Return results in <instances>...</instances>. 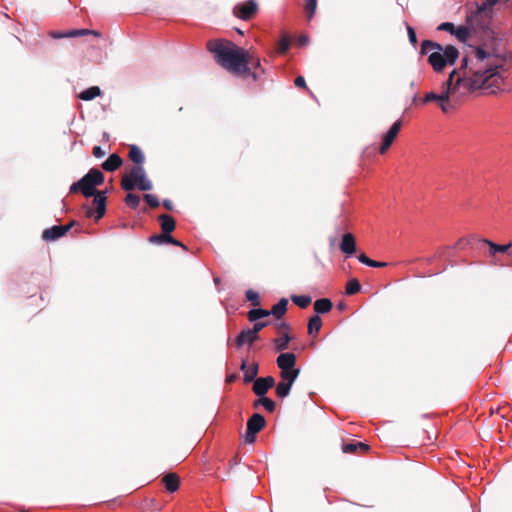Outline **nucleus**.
<instances>
[{
  "mask_svg": "<svg viewBox=\"0 0 512 512\" xmlns=\"http://www.w3.org/2000/svg\"><path fill=\"white\" fill-rule=\"evenodd\" d=\"M208 48L215 55L217 62L228 71L237 75L250 74L257 79V74L250 72L249 62L242 48L233 43L224 45L221 42L209 44Z\"/></svg>",
  "mask_w": 512,
  "mask_h": 512,
  "instance_id": "obj_1",
  "label": "nucleus"
},
{
  "mask_svg": "<svg viewBox=\"0 0 512 512\" xmlns=\"http://www.w3.org/2000/svg\"><path fill=\"white\" fill-rule=\"evenodd\" d=\"M421 54L428 55L427 61L435 72H441L446 65H454L459 57L455 46H442L432 40L422 41Z\"/></svg>",
  "mask_w": 512,
  "mask_h": 512,
  "instance_id": "obj_2",
  "label": "nucleus"
},
{
  "mask_svg": "<svg viewBox=\"0 0 512 512\" xmlns=\"http://www.w3.org/2000/svg\"><path fill=\"white\" fill-rule=\"evenodd\" d=\"M499 68H501V66L495 65L485 69L479 68L474 71L471 69L464 71L461 76H463L465 94L482 88L489 79L498 74Z\"/></svg>",
  "mask_w": 512,
  "mask_h": 512,
  "instance_id": "obj_3",
  "label": "nucleus"
},
{
  "mask_svg": "<svg viewBox=\"0 0 512 512\" xmlns=\"http://www.w3.org/2000/svg\"><path fill=\"white\" fill-rule=\"evenodd\" d=\"M462 74L458 73L457 69H454L449 74L448 79L443 82L442 91H447L448 100H452L455 102V95L459 94V96L465 95L464 92V81Z\"/></svg>",
  "mask_w": 512,
  "mask_h": 512,
  "instance_id": "obj_4",
  "label": "nucleus"
},
{
  "mask_svg": "<svg viewBox=\"0 0 512 512\" xmlns=\"http://www.w3.org/2000/svg\"><path fill=\"white\" fill-rule=\"evenodd\" d=\"M420 101L423 104L436 102L443 113H448L456 108V104L452 100H448L447 91H441V93L428 92Z\"/></svg>",
  "mask_w": 512,
  "mask_h": 512,
  "instance_id": "obj_5",
  "label": "nucleus"
},
{
  "mask_svg": "<svg viewBox=\"0 0 512 512\" xmlns=\"http://www.w3.org/2000/svg\"><path fill=\"white\" fill-rule=\"evenodd\" d=\"M258 10V4L255 0H247L245 2L237 4L233 13L236 17L241 20H249Z\"/></svg>",
  "mask_w": 512,
  "mask_h": 512,
  "instance_id": "obj_6",
  "label": "nucleus"
},
{
  "mask_svg": "<svg viewBox=\"0 0 512 512\" xmlns=\"http://www.w3.org/2000/svg\"><path fill=\"white\" fill-rule=\"evenodd\" d=\"M131 176L137 180V188L141 191H149L153 188L151 180L147 177L143 166H133Z\"/></svg>",
  "mask_w": 512,
  "mask_h": 512,
  "instance_id": "obj_7",
  "label": "nucleus"
},
{
  "mask_svg": "<svg viewBox=\"0 0 512 512\" xmlns=\"http://www.w3.org/2000/svg\"><path fill=\"white\" fill-rule=\"evenodd\" d=\"M74 225V221H72L68 225H54L48 229H45L42 234V238L45 241H54L58 238L64 236Z\"/></svg>",
  "mask_w": 512,
  "mask_h": 512,
  "instance_id": "obj_8",
  "label": "nucleus"
},
{
  "mask_svg": "<svg viewBox=\"0 0 512 512\" xmlns=\"http://www.w3.org/2000/svg\"><path fill=\"white\" fill-rule=\"evenodd\" d=\"M402 126V121L397 120L392 124L389 130L383 135V141L379 148L380 153H385L387 149L391 146L393 141L396 139L400 129Z\"/></svg>",
  "mask_w": 512,
  "mask_h": 512,
  "instance_id": "obj_9",
  "label": "nucleus"
},
{
  "mask_svg": "<svg viewBox=\"0 0 512 512\" xmlns=\"http://www.w3.org/2000/svg\"><path fill=\"white\" fill-rule=\"evenodd\" d=\"M253 382V392L258 397H263L275 385V380L272 376L255 378Z\"/></svg>",
  "mask_w": 512,
  "mask_h": 512,
  "instance_id": "obj_10",
  "label": "nucleus"
},
{
  "mask_svg": "<svg viewBox=\"0 0 512 512\" xmlns=\"http://www.w3.org/2000/svg\"><path fill=\"white\" fill-rule=\"evenodd\" d=\"M280 372L295 368L296 356L292 352L281 353L276 359Z\"/></svg>",
  "mask_w": 512,
  "mask_h": 512,
  "instance_id": "obj_11",
  "label": "nucleus"
},
{
  "mask_svg": "<svg viewBox=\"0 0 512 512\" xmlns=\"http://www.w3.org/2000/svg\"><path fill=\"white\" fill-rule=\"evenodd\" d=\"M106 194H107V191L104 190V191H97L96 194L92 195V197H94V204L96 206V220H99L101 219L105 213H106V202H107V197H106Z\"/></svg>",
  "mask_w": 512,
  "mask_h": 512,
  "instance_id": "obj_12",
  "label": "nucleus"
},
{
  "mask_svg": "<svg viewBox=\"0 0 512 512\" xmlns=\"http://www.w3.org/2000/svg\"><path fill=\"white\" fill-rule=\"evenodd\" d=\"M149 242H151L153 244L168 243V244H172V245H175V246H179V247H181L184 250H187V247L183 243H181L179 240H177V239H175L174 237L171 236V233H169V234H160V235H152L149 238Z\"/></svg>",
  "mask_w": 512,
  "mask_h": 512,
  "instance_id": "obj_13",
  "label": "nucleus"
},
{
  "mask_svg": "<svg viewBox=\"0 0 512 512\" xmlns=\"http://www.w3.org/2000/svg\"><path fill=\"white\" fill-rule=\"evenodd\" d=\"M340 249L347 255H352L356 252V241L351 233H346L342 236Z\"/></svg>",
  "mask_w": 512,
  "mask_h": 512,
  "instance_id": "obj_14",
  "label": "nucleus"
},
{
  "mask_svg": "<svg viewBox=\"0 0 512 512\" xmlns=\"http://www.w3.org/2000/svg\"><path fill=\"white\" fill-rule=\"evenodd\" d=\"M240 369H241V371L244 372V378H243L244 382L250 383V382H253L255 380V378L257 377L259 366H258V363L255 362L252 364L251 367H248L247 361L242 360Z\"/></svg>",
  "mask_w": 512,
  "mask_h": 512,
  "instance_id": "obj_15",
  "label": "nucleus"
},
{
  "mask_svg": "<svg viewBox=\"0 0 512 512\" xmlns=\"http://www.w3.org/2000/svg\"><path fill=\"white\" fill-rule=\"evenodd\" d=\"M104 179V174L99 169L92 168L82 177V182H90L92 185L98 186L104 182Z\"/></svg>",
  "mask_w": 512,
  "mask_h": 512,
  "instance_id": "obj_16",
  "label": "nucleus"
},
{
  "mask_svg": "<svg viewBox=\"0 0 512 512\" xmlns=\"http://www.w3.org/2000/svg\"><path fill=\"white\" fill-rule=\"evenodd\" d=\"M258 339V335L252 334L250 328L243 329L236 338L237 348L242 347L244 344H253Z\"/></svg>",
  "mask_w": 512,
  "mask_h": 512,
  "instance_id": "obj_17",
  "label": "nucleus"
},
{
  "mask_svg": "<svg viewBox=\"0 0 512 512\" xmlns=\"http://www.w3.org/2000/svg\"><path fill=\"white\" fill-rule=\"evenodd\" d=\"M162 482L166 490L170 493H174L179 489L180 479L175 473H167L164 475Z\"/></svg>",
  "mask_w": 512,
  "mask_h": 512,
  "instance_id": "obj_18",
  "label": "nucleus"
},
{
  "mask_svg": "<svg viewBox=\"0 0 512 512\" xmlns=\"http://www.w3.org/2000/svg\"><path fill=\"white\" fill-rule=\"evenodd\" d=\"M265 425V418L259 413H254L247 421L246 429L258 433Z\"/></svg>",
  "mask_w": 512,
  "mask_h": 512,
  "instance_id": "obj_19",
  "label": "nucleus"
},
{
  "mask_svg": "<svg viewBox=\"0 0 512 512\" xmlns=\"http://www.w3.org/2000/svg\"><path fill=\"white\" fill-rule=\"evenodd\" d=\"M122 163L123 161L121 157L118 154L113 153L102 163V168L105 171L113 172L118 169Z\"/></svg>",
  "mask_w": 512,
  "mask_h": 512,
  "instance_id": "obj_20",
  "label": "nucleus"
},
{
  "mask_svg": "<svg viewBox=\"0 0 512 512\" xmlns=\"http://www.w3.org/2000/svg\"><path fill=\"white\" fill-rule=\"evenodd\" d=\"M129 158L133 163H135V166H143V163L145 162L144 153L135 144L130 146Z\"/></svg>",
  "mask_w": 512,
  "mask_h": 512,
  "instance_id": "obj_21",
  "label": "nucleus"
},
{
  "mask_svg": "<svg viewBox=\"0 0 512 512\" xmlns=\"http://www.w3.org/2000/svg\"><path fill=\"white\" fill-rule=\"evenodd\" d=\"M288 299L281 298L275 305H273L270 315H273L276 319H281L287 311Z\"/></svg>",
  "mask_w": 512,
  "mask_h": 512,
  "instance_id": "obj_22",
  "label": "nucleus"
},
{
  "mask_svg": "<svg viewBox=\"0 0 512 512\" xmlns=\"http://www.w3.org/2000/svg\"><path fill=\"white\" fill-rule=\"evenodd\" d=\"M332 302L328 298L317 299L314 302V310L316 315L328 313L332 309Z\"/></svg>",
  "mask_w": 512,
  "mask_h": 512,
  "instance_id": "obj_23",
  "label": "nucleus"
},
{
  "mask_svg": "<svg viewBox=\"0 0 512 512\" xmlns=\"http://www.w3.org/2000/svg\"><path fill=\"white\" fill-rule=\"evenodd\" d=\"M159 221L161 224L162 234H169L175 229V221L170 215H160Z\"/></svg>",
  "mask_w": 512,
  "mask_h": 512,
  "instance_id": "obj_24",
  "label": "nucleus"
},
{
  "mask_svg": "<svg viewBox=\"0 0 512 512\" xmlns=\"http://www.w3.org/2000/svg\"><path fill=\"white\" fill-rule=\"evenodd\" d=\"M482 242L487 244L490 248V254L492 256H496L497 253H507L509 249L511 248V244H503L499 245L496 244L488 239H482Z\"/></svg>",
  "mask_w": 512,
  "mask_h": 512,
  "instance_id": "obj_25",
  "label": "nucleus"
},
{
  "mask_svg": "<svg viewBox=\"0 0 512 512\" xmlns=\"http://www.w3.org/2000/svg\"><path fill=\"white\" fill-rule=\"evenodd\" d=\"M300 374L299 368H293L290 370H285L280 372L281 380L288 382L289 384L293 385L294 382L297 380L298 376Z\"/></svg>",
  "mask_w": 512,
  "mask_h": 512,
  "instance_id": "obj_26",
  "label": "nucleus"
},
{
  "mask_svg": "<svg viewBox=\"0 0 512 512\" xmlns=\"http://www.w3.org/2000/svg\"><path fill=\"white\" fill-rule=\"evenodd\" d=\"M100 94H101V90L98 86H91V87L83 90L79 94V98L84 101H90V100H93L94 98H96L97 96H99Z\"/></svg>",
  "mask_w": 512,
  "mask_h": 512,
  "instance_id": "obj_27",
  "label": "nucleus"
},
{
  "mask_svg": "<svg viewBox=\"0 0 512 512\" xmlns=\"http://www.w3.org/2000/svg\"><path fill=\"white\" fill-rule=\"evenodd\" d=\"M357 258H358L359 262H361L362 264H364L368 267L382 268V267H386L388 265L387 262L371 260L366 254H363V253L358 255Z\"/></svg>",
  "mask_w": 512,
  "mask_h": 512,
  "instance_id": "obj_28",
  "label": "nucleus"
},
{
  "mask_svg": "<svg viewBox=\"0 0 512 512\" xmlns=\"http://www.w3.org/2000/svg\"><path fill=\"white\" fill-rule=\"evenodd\" d=\"M270 315V312L268 310L262 309V308H254L251 309L248 312V319L251 322H256L264 317H267Z\"/></svg>",
  "mask_w": 512,
  "mask_h": 512,
  "instance_id": "obj_29",
  "label": "nucleus"
},
{
  "mask_svg": "<svg viewBox=\"0 0 512 512\" xmlns=\"http://www.w3.org/2000/svg\"><path fill=\"white\" fill-rule=\"evenodd\" d=\"M121 187L125 191H132L137 187V180L131 176V171L122 178Z\"/></svg>",
  "mask_w": 512,
  "mask_h": 512,
  "instance_id": "obj_30",
  "label": "nucleus"
},
{
  "mask_svg": "<svg viewBox=\"0 0 512 512\" xmlns=\"http://www.w3.org/2000/svg\"><path fill=\"white\" fill-rule=\"evenodd\" d=\"M293 385L289 384L285 381H280L276 386V394L279 398L284 399L286 398L291 391Z\"/></svg>",
  "mask_w": 512,
  "mask_h": 512,
  "instance_id": "obj_31",
  "label": "nucleus"
},
{
  "mask_svg": "<svg viewBox=\"0 0 512 512\" xmlns=\"http://www.w3.org/2000/svg\"><path fill=\"white\" fill-rule=\"evenodd\" d=\"M322 321L318 315H314L309 319L308 322V334L318 333L321 329Z\"/></svg>",
  "mask_w": 512,
  "mask_h": 512,
  "instance_id": "obj_32",
  "label": "nucleus"
},
{
  "mask_svg": "<svg viewBox=\"0 0 512 512\" xmlns=\"http://www.w3.org/2000/svg\"><path fill=\"white\" fill-rule=\"evenodd\" d=\"M311 297L308 295H292L291 301L300 308H306L311 303Z\"/></svg>",
  "mask_w": 512,
  "mask_h": 512,
  "instance_id": "obj_33",
  "label": "nucleus"
},
{
  "mask_svg": "<svg viewBox=\"0 0 512 512\" xmlns=\"http://www.w3.org/2000/svg\"><path fill=\"white\" fill-rule=\"evenodd\" d=\"M291 341V337L288 333H284L281 338H277L274 340V345L276 350L284 351L288 348L289 342Z\"/></svg>",
  "mask_w": 512,
  "mask_h": 512,
  "instance_id": "obj_34",
  "label": "nucleus"
},
{
  "mask_svg": "<svg viewBox=\"0 0 512 512\" xmlns=\"http://www.w3.org/2000/svg\"><path fill=\"white\" fill-rule=\"evenodd\" d=\"M358 448L363 449V450H367L368 449V445L363 443V442L347 443V444H344L342 446V451L344 453H353Z\"/></svg>",
  "mask_w": 512,
  "mask_h": 512,
  "instance_id": "obj_35",
  "label": "nucleus"
},
{
  "mask_svg": "<svg viewBox=\"0 0 512 512\" xmlns=\"http://www.w3.org/2000/svg\"><path fill=\"white\" fill-rule=\"evenodd\" d=\"M255 406L262 405L268 412H273L276 408V404L273 400L265 397H259V399L255 402Z\"/></svg>",
  "mask_w": 512,
  "mask_h": 512,
  "instance_id": "obj_36",
  "label": "nucleus"
},
{
  "mask_svg": "<svg viewBox=\"0 0 512 512\" xmlns=\"http://www.w3.org/2000/svg\"><path fill=\"white\" fill-rule=\"evenodd\" d=\"M361 290V284L357 279H350L346 286V294L354 295Z\"/></svg>",
  "mask_w": 512,
  "mask_h": 512,
  "instance_id": "obj_37",
  "label": "nucleus"
},
{
  "mask_svg": "<svg viewBox=\"0 0 512 512\" xmlns=\"http://www.w3.org/2000/svg\"><path fill=\"white\" fill-rule=\"evenodd\" d=\"M51 36L55 39H61V38H72V37H78V29H72L65 32H57L54 31L51 33Z\"/></svg>",
  "mask_w": 512,
  "mask_h": 512,
  "instance_id": "obj_38",
  "label": "nucleus"
},
{
  "mask_svg": "<svg viewBox=\"0 0 512 512\" xmlns=\"http://www.w3.org/2000/svg\"><path fill=\"white\" fill-rule=\"evenodd\" d=\"M125 203L130 206L132 209H136L140 204V197L134 193H128L125 196Z\"/></svg>",
  "mask_w": 512,
  "mask_h": 512,
  "instance_id": "obj_39",
  "label": "nucleus"
},
{
  "mask_svg": "<svg viewBox=\"0 0 512 512\" xmlns=\"http://www.w3.org/2000/svg\"><path fill=\"white\" fill-rule=\"evenodd\" d=\"M97 191L96 186L92 185L90 182L81 184V192L87 198L92 197V195L96 194Z\"/></svg>",
  "mask_w": 512,
  "mask_h": 512,
  "instance_id": "obj_40",
  "label": "nucleus"
},
{
  "mask_svg": "<svg viewBox=\"0 0 512 512\" xmlns=\"http://www.w3.org/2000/svg\"><path fill=\"white\" fill-rule=\"evenodd\" d=\"M305 1V9L307 13V18L311 20L315 14L317 7V0H304Z\"/></svg>",
  "mask_w": 512,
  "mask_h": 512,
  "instance_id": "obj_41",
  "label": "nucleus"
},
{
  "mask_svg": "<svg viewBox=\"0 0 512 512\" xmlns=\"http://www.w3.org/2000/svg\"><path fill=\"white\" fill-rule=\"evenodd\" d=\"M460 41H465L469 36V30L465 26L454 28V34Z\"/></svg>",
  "mask_w": 512,
  "mask_h": 512,
  "instance_id": "obj_42",
  "label": "nucleus"
},
{
  "mask_svg": "<svg viewBox=\"0 0 512 512\" xmlns=\"http://www.w3.org/2000/svg\"><path fill=\"white\" fill-rule=\"evenodd\" d=\"M246 299L253 303L254 306H258L259 302V294L254 290H247L245 293Z\"/></svg>",
  "mask_w": 512,
  "mask_h": 512,
  "instance_id": "obj_43",
  "label": "nucleus"
},
{
  "mask_svg": "<svg viewBox=\"0 0 512 512\" xmlns=\"http://www.w3.org/2000/svg\"><path fill=\"white\" fill-rule=\"evenodd\" d=\"M144 199L151 208H157L160 205L159 199L154 194H145Z\"/></svg>",
  "mask_w": 512,
  "mask_h": 512,
  "instance_id": "obj_44",
  "label": "nucleus"
},
{
  "mask_svg": "<svg viewBox=\"0 0 512 512\" xmlns=\"http://www.w3.org/2000/svg\"><path fill=\"white\" fill-rule=\"evenodd\" d=\"M406 28H407V33H408V39H409V42L411 43V45L413 47H416V44H417V35H416V32L414 30L413 27H411L410 25H406Z\"/></svg>",
  "mask_w": 512,
  "mask_h": 512,
  "instance_id": "obj_45",
  "label": "nucleus"
},
{
  "mask_svg": "<svg viewBox=\"0 0 512 512\" xmlns=\"http://www.w3.org/2000/svg\"><path fill=\"white\" fill-rule=\"evenodd\" d=\"M454 28L455 26L451 22H443L437 27L439 31H447L450 34H454Z\"/></svg>",
  "mask_w": 512,
  "mask_h": 512,
  "instance_id": "obj_46",
  "label": "nucleus"
},
{
  "mask_svg": "<svg viewBox=\"0 0 512 512\" xmlns=\"http://www.w3.org/2000/svg\"><path fill=\"white\" fill-rule=\"evenodd\" d=\"M290 47V40L287 37H284L279 42L278 50L281 53H285Z\"/></svg>",
  "mask_w": 512,
  "mask_h": 512,
  "instance_id": "obj_47",
  "label": "nucleus"
},
{
  "mask_svg": "<svg viewBox=\"0 0 512 512\" xmlns=\"http://www.w3.org/2000/svg\"><path fill=\"white\" fill-rule=\"evenodd\" d=\"M269 322H255L254 325H253V328H251V332L252 334H256L258 335V333L263 329L265 328L266 326H268Z\"/></svg>",
  "mask_w": 512,
  "mask_h": 512,
  "instance_id": "obj_48",
  "label": "nucleus"
},
{
  "mask_svg": "<svg viewBox=\"0 0 512 512\" xmlns=\"http://www.w3.org/2000/svg\"><path fill=\"white\" fill-rule=\"evenodd\" d=\"M475 56L478 61H484L488 58L489 54L484 49L478 47L475 49Z\"/></svg>",
  "mask_w": 512,
  "mask_h": 512,
  "instance_id": "obj_49",
  "label": "nucleus"
},
{
  "mask_svg": "<svg viewBox=\"0 0 512 512\" xmlns=\"http://www.w3.org/2000/svg\"><path fill=\"white\" fill-rule=\"evenodd\" d=\"M256 434H257L256 432L246 429V433H245V437H244L245 442L248 444L254 443L256 440Z\"/></svg>",
  "mask_w": 512,
  "mask_h": 512,
  "instance_id": "obj_50",
  "label": "nucleus"
},
{
  "mask_svg": "<svg viewBox=\"0 0 512 512\" xmlns=\"http://www.w3.org/2000/svg\"><path fill=\"white\" fill-rule=\"evenodd\" d=\"M78 35L79 36H85V35H94L96 37L100 36V33L95 30H89V29H78Z\"/></svg>",
  "mask_w": 512,
  "mask_h": 512,
  "instance_id": "obj_51",
  "label": "nucleus"
},
{
  "mask_svg": "<svg viewBox=\"0 0 512 512\" xmlns=\"http://www.w3.org/2000/svg\"><path fill=\"white\" fill-rule=\"evenodd\" d=\"M81 184H84V182H82V178L80 180H78L77 182H74L71 186H70V193H77L78 191H81Z\"/></svg>",
  "mask_w": 512,
  "mask_h": 512,
  "instance_id": "obj_52",
  "label": "nucleus"
},
{
  "mask_svg": "<svg viewBox=\"0 0 512 512\" xmlns=\"http://www.w3.org/2000/svg\"><path fill=\"white\" fill-rule=\"evenodd\" d=\"M492 6L488 5L486 2H483L482 4L477 5V11L476 14L480 15L482 13H485L488 8H491Z\"/></svg>",
  "mask_w": 512,
  "mask_h": 512,
  "instance_id": "obj_53",
  "label": "nucleus"
},
{
  "mask_svg": "<svg viewBox=\"0 0 512 512\" xmlns=\"http://www.w3.org/2000/svg\"><path fill=\"white\" fill-rule=\"evenodd\" d=\"M467 68H468V58L464 57L461 60L460 68L457 71H458V73L462 74L464 71H469Z\"/></svg>",
  "mask_w": 512,
  "mask_h": 512,
  "instance_id": "obj_54",
  "label": "nucleus"
},
{
  "mask_svg": "<svg viewBox=\"0 0 512 512\" xmlns=\"http://www.w3.org/2000/svg\"><path fill=\"white\" fill-rule=\"evenodd\" d=\"M93 155L96 158H102L105 155V152L103 151L101 146H94V148H93Z\"/></svg>",
  "mask_w": 512,
  "mask_h": 512,
  "instance_id": "obj_55",
  "label": "nucleus"
},
{
  "mask_svg": "<svg viewBox=\"0 0 512 512\" xmlns=\"http://www.w3.org/2000/svg\"><path fill=\"white\" fill-rule=\"evenodd\" d=\"M295 85L297 87H300V88H306V81H305V78L303 76H298L296 79H295Z\"/></svg>",
  "mask_w": 512,
  "mask_h": 512,
  "instance_id": "obj_56",
  "label": "nucleus"
},
{
  "mask_svg": "<svg viewBox=\"0 0 512 512\" xmlns=\"http://www.w3.org/2000/svg\"><path fill=\"white\" fill-rule=\"evenodd\" d=\"M298 43L300 46H305L309 43V37L307 35H301L298 38Z\"/></svg>",
  "mask_w": 512,
  "mask_h": 512,
  "instance_id": "obj_57",
  "label": "nucleus"
},
{
  "mask_svg": "<svg viewBox=\"0 0 512 512\" xmlns=\"http://www.w3.org/2000/svg\"><path fill=\"white\" fill-rule=\"evenodd\" d=\"M162 205L167 209V210H172L173 209V203L171 200L169 199H164L162 201Z\"/></svg>",
  "mask_w": 512,
  "mask_h": 512,
  "instance_id": "obj_58",
  "label": "nucleus"
},
{
  "mask_svg": "<svg viewBox=\"0 0 512 512\" xmlns=\"http://www.w3.org/2000/svg\"><path fill=\"white\" fill-rule=\"evenodd\" d=\"M290 327L288 325V323L286 322H281L278 324V329H284V330H288Z\"/></svg>",
  "mask_w": 512,
  "mask_h": 512,
  "instance_id": "obj_59",
  "label": "nucleus"
},
{
  "mask_svg": "<svg viewBox=\"0 0 512 512\" xmlns=\"http://www.w3.org/2000/svg\"><path fill=\"white\" fill-rule=\"evenodd\" d=\"M237 375L236 374H231V375H228L227 378H226V381L228 383H231L233 382L235 379H236Z\"/></svg>",
  "mask_w": 512,
  "mask_h": 512,
  "instance_id": "obj_60",
  "label": "nucleus"
},
{
  "mask_svg": "<svg viewBox=\"0 0 512 512\" xmlns=\"http://www.w3.org/2000/svg\"><path fill=\"white\" fill-rule=\"evenodd\" d=\"M251 65L255 66L256 68L260 67V59H255V61H251Z\"/></svg>",
  "mask_w": 512,
  "mask_h": 512,
  "instance_id": "obj_61",
  "label": "nucleus"
},
{
  "mask_svg": "<svg viewBox=\"0 0 512 512\" xmlns=\"http://www.w3.org/2000/svg\"><path fill=\"white\" fill-rule=\"evenodd\" d=\"M498 1L499 0H485L484 2L493 7L494 5L497 4Z\"/></svg>",
  "mask_w": 512,
  "mask_h": 512,
  "instance_id": "obj_62",
  "label": "nucleus"
},
{
  "mask_svg": "<svg viewBox=\"0 0 512 512\" xmlns=\"http://www.w3.org/2000/svg\"><path fill=\"white\" fill-rule=\"evenodd\" d=\"M509 244H511V248L509 249L507 254L512 258V242H510Z\"/></svg>",
  "mask_w": 512,
  "mask_h": 512,
  "instance_id": "obj_63",
  "label": "nucleus"
},
{
  "mask_svg": "<svg viewBox=\"0 0 512 512\" xmlns=\"http://www.w3.org/2000/svg\"><path fill=\"white\" fill-rule=\"evenodd\" d=\"M87 216H89V217H91V216H92V210H89V211L87 212Z\"/></svg>",
  "mask_w": 512,
  "mask_h": 512,
  "instance_id": "obj_64",
  "label": "nucleus"
}]
</instances>
